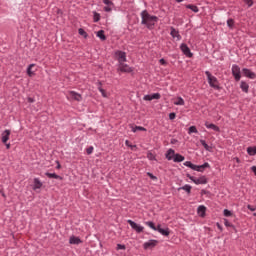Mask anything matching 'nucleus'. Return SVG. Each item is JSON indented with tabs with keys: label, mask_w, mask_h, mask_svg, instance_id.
<instances>
[{
	"label": "nucleus",
	"mask_w": 256,
	"mask_h": 256,
	"mask_svg": "<svg viewBox=\"0 0 256 256\" xmlns=\"http://www.w3.org/2000/svg\"><path fill=\"white\" fill-rule=\"evenodd\" d=\"M142 25H146L147 29H155V24L157 21H159V18L157 16H151L147 10H143L141 12Z\"/></svg>",
	"instance_id": "1"
},
{
	"label": "nucleus",
	"mask_w": 256,
	"mask_h": 256,
	"mask_svg": "<svg viewBox=\"0 0 256 256\" xmlns=\"http://www.w3.org/2000/svg\"><path fill=\"white\" fill-rule=\"evenodd\" d=\"M205 75L207 76L210 87H212V89H216V91H221V86H219V80H217V77L212 76L209 71H206Z\"/></svg>",
	"instance_id": "2"
},
{
	"label": "nucleus",
	"mask_w": 256,
	"mask_h": 256,
	"mask_svg": "<svg viewBox=\"0 0 256 256\" xmlns=\"http://www.w3.org/2000/svg\"><path fill=\"white\" fill-rule=\"evenodd\" d=\"M232 75L235 81H241V68L237 64L232 66Z\"/></svg>",
	"instance_id": "3"
},
{
	"label": "nucleus",
	"mask_w": 256,
	"mask_h": 256,
	"mask_svg": "<svg viewBox=\"0 0 256 256\" xmlns=\"http://www.w3.org/2000/svg\"><path fill=\"white\" fill-rule=\"evenodd\" d=\"M127 223L130 224V227L136 231V233H143V229H145L143 226L137 224L133 220H127Z\"/></svg>",
	"instance_id": "4"
},
{
	"label": "nucleus",
	"mask_w": 256,
	"mask_h": 256,
	"mask_svg": "<svg viewBox=\"0 0 256 256\" xmlns=\"http://www.w3.org/2000/svg\"><path fill=\"white\" fill-rule=\"evenodd\" d=\"M180 49L182 53L186 55V57H193V53H191V49L189 48V46H187V44H181Z\"/></svg>",
	"instance_id": "5"
},
{
	"label": "nucleus",
	"mask_w": 256,
	"mask_h": 256,
	"mask_svg": "<svg viewBox=\"0 0 256 256\" xmlns=\"http://www.w3.org/2000/svg\"><path fill=\"white\" fill-rule=\"evenodd\" d=\"M159 241L157 240H149L148 242H145L143 244L144 249H153L154 247H157V244Z\"/></svg>",
	"instance_id": "6"
},
{
	"label": "nucleus",
	"mask_w": 256,
	"mask_h": 256,
	"mask_svg": "<svg viewBox=\"0 0 256 256\" xmlns=\"http://www.w3.org/2000/svg\"><path fill=\"white\" fill-rule=\"evenodd\" d=\"M193 183L195 185H207L208 180L206 176H201L200 178H194Z\"/></svg>",
	"instance_id": "7"
},
{
	"label": "nucleus",
	"mask_w": 256,
	"mask_h": 256,
	"mask_svg": "<svg viewBox=\"0 0 256 256\" xmlns=\"http://www.w3.org/2000/svg\"><path fill=\"white\" fill-rule=\"evenodd\" d=\"M242 73H243V76L248 77V79H255V77H256L255 72H251V70H249L247 68H243Z\"/></svg>",
	"instance_id": "8"
},
{
	"label": "nucleus",
	"mask_w": 256,
	"mask_h": 256,
	"mask_svg": "<svg viewBox=\"0 0 256 256\" xmlns=\"http://www.w3.org/2000/svg\"><path fill=\"white\" fill-rule=\"evenodd\" d=\"M156 231H158V233H160L164 237H169V235L171 233V231H169V228H166V229L161 228V224L157 225Z\"/></svg>",
	"instance_id": "9"
},
{
	"label": "nucleus",
	"mask_w": 256,
	"mask_h": 256,
	"mask_svg": "<svg viewBox=\"0 0 256 256\" xmlns=\"http://www.w3.org/2000/svg\"><path fill=\"white\" fill-rule=\"evenodd\" d=\"M119 69L122 73H131L133 69L129 67V65L125 64L124 62L120 63Z\"/></svg>",
	"instance_id": "10"
},
{
	"label": "nucleus",
	"mask_w": 256,
	"mask_h": 256,
	"mask_svg": "<svg viewBox=\"0 0 256 256\" xmlns=\"http://www.w3.org/2000/svg\"><path fill=\"white\" fill-rule=\"evenodd\" d=\"M116 55H118V61L119 63H125L127 61V54L123 51L116 52Z\"/></svg>",
	"instance_id": "11"
},
{
	"label": "nucleus",
	"mask_w": 256,
	"mask_h": 256,
	"mask_svg": "<svg viewBox=\"0 0 256 256\" xmlns=\"http://www.w3.org/2000/svg\"><path fill=\"white\" fill-rule=\"evenodd\" d=\"M43 187V182L39 180V178H34V185L32 187L33 191H37V189H41Z\"/></svg>",
	"instance_id": "12"
},
{
	"label": "nucleus",
	"mask_w": 256,
	"mask_h": 256,
	"mask_svg": "<svg viewBox=\"0 0 256 256\" xmlns=\"http://www.w3.org/2000/svg\"><path fill=\"white\" fill-rule=\"evenodd\" d=\"M10 135H11V130H5L2 133V143L7 144V142L9 141Z\"/></svg>",
	"instance_id": "13"
},
{
	"label": "nucleus",
	"mask_w": 256,
	"mask_h": 256,
	"mask_svg": "<svg viewBox=\"0 0 256 256\" xmlns=\"http://www.w3.org/2000/svg\"><path fill=\"white\" fill-rule=\"evenodd\" d=\"M81 243H83V241L79 237L72 236L69 239V244L70 245H79Z\"/></svg>",
	"instance_id": "14"
},
{
	"label": "nucleus",
	"mask_w": 256,
	"mask_h": 256,
	"mask_svg": "<svg viewBox=\"0 0 256 256\" xmlns=\"http://www.w3.org/2000/svg\"><path fill=\"white\" fill-rule=\"evenodd\" d=\"M207 212V208L204 205H200L197 209V213L200 217H205V213Z\"/></svg>",
	"instance_id": "15"
},
{
	"label": "nucleus",
	"mask_w": 256,
	"mask_h": 256,
	"mask_svg": "<svg viewBox=\"0 0 256 256\" xmlns=\"http://www.w3.org/2000/svg\"><path fill=\"white\" fill-rule=\"evenodd\" d=\"M170 35H171V37H173V39H175V37L177 39H181V35L179 34V32L174 27L170 28Z\"/></svg>",
	"instance_id": "16"
},
{
	"label": "nucleus",
	"mask_w": 256,
	"mask_h": 256,
	"mask_svg": "<svg viewBox=\"0 0 256 256\" xmlns=\"http://www.w3.org/2000/svg\"><path fill=\"white\" fill-rule=\"evenodd\" d=\"M70 96L72 97V99H74V101H81L83 99V97H81V94L75 91H70Z\"/></svg>",
	"instance_id": "17"
},
{
	"label": "nucleus",
	"mask_w": 256,
	"mask_h": 256,
	"mask_svg": "<svg viewBox=\"0 0 256 256\" xmlns=\"http://www.w3.org/2000/svg\"><path fill=\"white\" fill-rule=\"evenodd\" d=\"M173 161H174V163H181V162L185 161V156H183L181 154H174Z\"/></svg>",
	"instance_id": "18"
},
{
	"label": "nucleus",
	"mask_w": 256,
	"mask_h": 256,
	"mask_svg": "<svg viewBox=\"0 0 256 256\" xmlns=\"http://www.w3.org/2000/svg\"><path fill=\"white\" fill-rule=\"evenodd\" d=\"M46 177H48L49 179H59L60 181H63V177L55 174V173H49V172H46L45 173Z\"/></svg>",
	"instance_id": "19"
},
{
	"label": "nucleus",
	"mask_w": 256,
	"mask_h": 256,
	"mask_svg": "<svg viewBox=\"0 0 256 256\" xmlns=\"http://www.w3.org/2000/svg\"><path fill=\"white\" fill-rule=\"evenodd\" d=\"M97 85H98V91H100L102 97L107 98V92H106L105 89H103V87H102V86H103V83H102L101 81H98Z\"/></svg>",
	"instance_id": "20"
},
{
	"label": "nucleus",
	"mask_w": 256,
	"mask_h": 256,
	"mask_svg": "<svg viewBox=\"0 0 256 256\" xmlns=\"http://www.w3.org/2000/svg\"><path fill=\"white\" fill-rule=\"evenodd\" d=\"M240 88L244 93H249V84H247V82L241 81Z\"/></svg>",
	"instance_id": "21"
},
{
	"label": "nucleus",
	"mask_w": 256,
	"mask_h": 256,
	"mask_svg": "<svg viewBox=\"0 0 256 256\" xmlns=\"http://www.w3.org/2000/svg\"><path fill=\"white\" fill-rule=\"evenodd\" d=\"M175 156V150L173 149H169L166 153V159H168V161H171Z\"/></svg>",
	"instance_id": "22"
},
{
	"label": "nucleus",
	"mask_w": 256,
	"mask_h": 256,
	"mask_svg": "<svg viewBox=\"0 0 256 256\" xmlns=\"http://www.w3.org/2000/svg\"><path fill=\"white\" fill-rule=\"evenodd\" d=\"M181 189H182L183 191H186V193H187L188 195H191V189H192L191 185L186 184V185H184V186L178 188V191H181Z\"/></svg>",
	"instance_id": "23"
},
{
	"label": "nucleus",
	"mask_w": 256,
	"mask_h": 256,
	"mask_svg": "<svg viewBox=\"0 0 256 256\" xmlns=\"http://www.w3.org/2000/svg\"><path fill=\"white\" fill-rule=\"evenodd\" d=\"M97 37H99V39L101 41H107V36H105V31L104 30H100L97 32Z\"/></svg>",
	"instance_id": "24"
},
{
	"label": "nucleus",
	"mask_w": 256,
	"mask_h": 256,
	"mask_svg": "<svg viewBox=\"0 0 256 256\" xmlns=\"http://www.w3.org/2000/svg\"><path fill=\"white\" fill-rule=\"evenodd\" d=\"M205 127H207V129H213V131H217V132L220 131V129L217 125L209 124L208 122L205 123Z\"/></svg>",
	"instance_id": "25"
},
{
	"label": "nucleus",
	"mask_w": 256,
	"mask_h": 256,
	"mask_svg": "<svg viewBox=\"0 0 256 256\" xmlns=\"http://www.w3.org/2000/svg\"><path fill=\"white\" fill-rule=\"evenodd\" d=\"M186 9H190L194 13H199V8L193 4L186 5Z\"/></svg>",
	"instance_id": "26"
},
{
	"label": "nucleus",
	"mask_w": 256,
	"mask_h": 256,
	"mask_svg": "<svg viewBox=\"0 0 256 256\" xmlns=\"http://www.w3.org/2000/svg\"><path fill=\"white\" fill-rule=\"evenodd\" d=\"M184 165H185V167H189L193 171H195V169H197V165L193 164L191 161L184 162Z\"/></svg>",
	"instance_id": "27"
},
{
	"label": "nucleus",
	"mask_w": 256,
	"mask_h": 256,
	"mask_svg": "<svg viewBox=\"0 0 256 256\" xmlns=\"http://www.w3.org/2000/svg\"><path fill=\"white\" fill-rule=\"evenodd\" d=\"M94 23H99L101 21V14L96 11L93 12Z\"/></svg>",
	"instance_id": "28"
},
{
	"label": "nucleus",
	"mask_w": 256,
	"mask_h": 256,
	"mask_svg": "<svg viewBox=\"0 0 256 256\" xmlns=\"http://www.w3.org/2000/svg\"><path fill=\"white\" fill-rule=\"evenodd\" d=\"M33 67H35V64H30L27 68V73L29 77H33V75H35V71H31V69H33Z\"/></svg>",
	"instance_id": "29"
},
{
	"label": "nucleus",
	"mask_w": 256,
	"mask_h": 256,
	"mask_svg": "<svg viewBox=\"0 0 256 256\" xmlns=\"http://www.w3.org/2000/svg\"><path fill=\"white\" fill-rule=\"evenodd\" d=\"M132 131L133 133H137V131H147V129L143 126H135V127H132Z\"/></svg>",
	"instance_id": "30"
},
{
	"label": "nucleus",
	"mask_w": 256,
	"mask_h": 256,
	"mask_svg": "<svg viewBox=\"0 0 256 256\" xmlns=\"http://www.w3.org/2000/svg\"><path fill=\"white\" fill-rule=\"evenodd\" d=\"M247 153L248 155H251V156L256 155V147H248Z\"/></svg>",
	"instance_id": "31"
},
{
	"label": "nucleus",
	"mask_w": 256,
	"mask_h": 256,
	"mask_svg": "<svg viewBox=\"0 0 256 256\" xmlns=\"http://www.w3.org/2000/svg\"><path fill=\"white\" fill-rule=\"evenodd\" d=\"M201 145L206 149V151H211V147L205 140H200Z\"/></svg>",
	"instance_id": "32"
},
{
	"label": "nucleus",
	"mask_w": 256,
	"mask_h": 256,
	"mask_svg": "<svg viewBox=\"0 0 256 256\" xmlns=\"http://www.w3.org/2000/svg\"><path fill=\"white\" fill-rule=\"evenodd\" d=\"M78 33L79 35L84 37V39H87V37H89V35L86 33V31L83 28L78 29Z\"/></svg>",
	"instance_id": "33"
},
{
	"label": "nucleus",
	"mask_w": 256,
	"mask_h": 256,
	"mask_svg": "<svg viewBox=\"0 0 256 256\" xmlns=\"http://www.w3.org/2000/svg\"><path fill=\"white\" fill-rule=\"evenodd\" d=\"M146 225H148L150 229H153V231H157V226H155V223H153L152 221L146 222Z\"/></svg>",
	"instance_id": "34"
},
{
	"label": "nucleus",
	"mask_w": 256,
	"mask_h": 256,
	"mask_svg": "<svg viewBox=\"0 0 256 256\" xmlns=\"http://www.w3.org/2000/svg\"><path fill=\"white\" fill-rule=\"evenodd\" d=\"M227 25L230 29H233L234 25H235V20H233L232 18L227 20Z\"/></svg>",
	"instance_id": "35"
},
{
	"label": "nucleus",
	"mask_w": 256,
	"mask_h": 256,
	"mask_svg": "<svg viewBox=\"0 0 256 256\" xmlns=\"http://www.w3.org/2000/svg\"><path fill=\"white\" fill-rule=\"evenodd\" d=\"M188 133L191 135V133H199V131H197L196 126H190L188 129Z\"/></svg>",
	"instance_id": "36"
},
{
	"label": "nucleus",
	"mask_w": 256,
	"mask_h": 256,
	"mask_svg": "<svg viewBox=\"0 0 256 256\" xmlns=\"http://www.w3.org/2000/svg\"><path fill=\"white\" fill-rule=\"evenodd\" d=\"M125 145L127 147H130V149H132V151H133V149H137V145H131V142H129V140L125 141Z\"/></svg>",
	"instance_id": "37"
},
{
	"label": "nucleus",
	"mask_w": 256,
	"mask_h": 256,
	"mask_svg": "<svg viewBox=\"0 0 256 256\" xmlns=\"http://www.w3.org/2000/svg\"><path fill=\"white\" fill-rule=\"evenodd\" d=\"M231 215H233V213L231 212V210L224 209V217H231Z\"/></svg>",
	"instance_id": "38"
},
{
	"label": "nucleus",
	"mask_w": 256,
	"mask_h": 256,
	"mask_svg": "<svg viewBox=\"0 0 256 256\" xmlns=\"http://www.w3.org/2000/svg\"><path fill=\"white\" fill-rule=\"evenodd\" d=\"M175 105H185V100H183L181 97H178V101L175 102Z\"/></svg>",
	"instance_id": "39"
},
{
	"label": "nucleus",
	"mask_w": 256,
	"mask_h": 256,
	"mask_svg": "<svg viewBox=\"0 0 256 256\" xmlns=\"http://www.w3.org/2000/svg\"><path fill=\"white\" fill-rule=\"evenodd\" d=\"M116 249H117V251H119V250L125 251V249H127V247L124 244H117Z\"/></svg>",
	"instance_id": "40"
},
{
	"label": "nucleus",
	"mask_w": 256,
	"mask_h": 256,
	"mask_svg": "<svg viewBox=\"0 0 256 256\" xmlns=\"http://www.w3.org/2000/svg\"><path fill=\"white\" fill-rule=\"evenodd\" d=\"M151 98H152V100H153V99H161V94H159V93H154V94L151 95Z\"/></svg>",
	"instance_id": "41"
},
{
	"label": "nucleus",
	"mask_w": 256,
	"mask_h": 256,
	"mask_svg": "<svg viewBox=\"0 0 256 256\" xmlns=\"http://www.w3.org/2000/svg\"><path fill=\"white\" fill-rule=\"evenodd\" d=\"M203 169H205V168H203V167H201V165H196V168L194 169V171H198L199 173H203Z\"/></svg>",
	"instance_id": "42"
},
{
	"label": "nucleus",
	"mask_w": 256,
	"mask_h": 256,
	"mask_svg": "<svg viewBox=\"0 0 256 256\" xmlns=\"http://www.w3.org/2000/svg\"><path fill=\"white\" fill-rule=\"evenodd\" d=\"M224 225L226 227H234L233 224H231V222H229V220H227V219H224Z\"/></svg>",
	"instance_id": "43"
},
{
	"label": "nucleus",
	"mask_w": 256,
	"mask_h": 256,
	"mask_svg": "<svg viewBox=\"0 0 256 256\" xmlns=\"http://www.w3.org/2000/svg\"><path fill=\"white\" fill-rule=\"evenodd\" d=\"M244 3H246L248 7H253V0H244Z\"/></svg>",
	"instance_id": "44"
},
{
	"label": "nucleus",
	"mask_w": 256,
	"mask_h": 256,
	"mask_svg": "<svg viewBox=\"0 0 256 256\" xmlns=\"http://www.w3.org/2000/svg\"><path fill=\"white\" fill-rule=\"evenodd\" d=\"M175 117H177V114H175L174 112H171V113L169 114V120H170V121H173V119H175Z\"/></svg>",
	"instance_id": "45"
},
{
	"label": "nucleus",
	"mask_w": 256,
	"mask_h": 256,
	"mask_svg": "<svg viewBox=\"0 0 256 256\" xmlns=\"http://www.w3.org/2000/svg\"><path fill=\"white\" fill-rule=\"evenodd\" d=\"M86 153L87 155H91V153H93V146H90L86 149Z\"/></svg>",
	"instance_id": "46"
},
{
	"label": "nucleus",
	"mask_w": 256,
	"mask_h": 256,
	"mask_svg": "<svg viewBox=\"0 0 256 256\" xmlns=\"http://www.w3.org/2000/svg\"><path fill=\"white\" fill-rule=\"evenodd\" d=\"M103 3H104L105 5H108V6L113 5V1H111V0H103Z\"/></svg>",
	"instance_id": "47"
},
{
	"label": "nucleus",
	"mask_w": 256,
	"mask_h": 256,
	"mask_svg": "<svg viewBox=\"0 0 256 256\" xmlns=\"http://www.w3.org/2000/svg\"><path fill=\"white\" fill-rule=\"evenodd\" d=\"M143 99L144 101H153V99L151 98V95H145Z\"/></svg>",
	"instance_id": "48"
},
{
	"label": "nucleus",
	"mask_w": 256,
	"mask_h": 256,
	"mask_svg": "<svg viewBox=\"0 0 256 256\" xmlns=\"http://www.w3.org/2000/svg\"><path fill=\"white\" fill-rule=\"evenodd\" d=\"M147 175H148V177H150V179H153V180L157 179V176L153 175L150 172H148Z\"/></svg>",
	"instance_id": "49"
},
{
	"label": "nucleus",
	"mask_w": 256,
	"mask_h": 256,
	"mask_svg": "<svg viewBox=\"0 0 256 256\" xmlns=\"http://www.w3.org/2000/svg\"><path fill=\"white\" fill-rule=\"evenodd\" d=\"M201 167L204 169H208L209 167H211V165H209L207 162H205L204 164L201 165Z\"/></svg>",
	"instance_id": "50"
},
{
	"label": "nucleus",
	"mask_w": 256,
	"mask_h": 256,
	"mask_svg": "<svg viewBox=\"0 0 256 256\" xmlns=\"http://www.w3.org/2000/svg\"><path fill=\"white\" fill-rule=\"evenodd\" d=\"M148 159L153 161V159H155V155H153V153H148Z\"/></svg>",
	"instance_id": "51"
},
{
	"label": "nucleus",
	"mask_w": 256,
	"mask_h": 256,
	"mask_svg": "<svg viewBox=\"0 0 256 256\" xmlns=\"http://www.w3.org/2000/svg\"><path fill=\"white\" fill-rule=\"evenodd\" d=\"M104 11H106V13H110V11H112V9L109 6H105Z\"/></svg>",
	"instance_id": "52"
},
{
	"label": "nucleus",
	"mask_w": 256,
	"mask_h": 256,
	"mask_svg": "<svg viewBox=\"0 0 256 256\" xmlns=\"http://www.w3.org/2000/svg\"><path fill=\"white\" fill-rule=\"evenodd\" d=\"M186 177H188V179H190L192 182L195 180V177L191 176V174H186Z\"/></svg>",
	"instance_id": "53"
},
{
	"label": "nucleus",
	"mask_w": 256,
	"mask_h": 256,
	"mask_svg": "<svg viewBox=\"0 0 256 256\" xmlns=\"http://www.w3.org/2000/svg\"><path fill=\"white\" fill-rule=\"evenodd\" d=\"M159 61L161 65H167V61L165 59L161 58Z\"/></svg>",
	"instance_id": "54"
},
{
	"label": "nucleus",
	"mask_w": 256,
	"mask_h": 256,
	"mask_svg": "<svg viewBox=\"0 0 256 256\" xmlns=\"http://www.w3.org/2000/svg\"><path fill=\"white\" fill-rule=\"evenodd\" d=\"M247 209H249V211H255V207L251 206L250 204L247 205Z\"/></svg>",
	"instance_id": "55"
},
{
	"label": "nucleus",
	"mask_w": 256,
	"mask_h": 256,
	"mask_svg": "<svg viewBox=\"0 0 256 256\" xmlns=\"http://www.w3.org/2000/svg\"><path fill=\"white\" fill-rule=\"evenodd\" d=\"M216 225H217V227H218V229L220 230V231H223V226H221V224L218 222V223H216Z\"/></svg>",
	"instance_id": "56"
},
{
	"label": "nucleus",
	"mask_w": 256,
	"mask_h": 256,
	"mask_svg": "<svg viewBox=\"0 0 256 256\" xmlns=\"http://www.w3.org/2000/svg\"><path fill=\"white\" fill-rule=\"evenodd\" d=\"M251 171L254 173V175L256 176V166H252L251 167Z\"/></svg>",
	"instance_id": "57"
},
{
	"label": "nucleus",
	"mask_w": 256,
	"mask_h": 256,
	"mask_svg": "<svg viewBox=\"0 0 256 256\" xmlns=\"http://www.w3.org/2000/svg\"><path fill=\"white\" fill-rule=\"evenodd\" d=\"M28 103H35V99L29 97V98H28Z\"/></svg>",
	"instance_id": "58"
},
{
	"label": "nucleus",
	"mask_w": 256,
	"mask_h": 256,
	"mask_svg": "<svg viewBox=\"0 0 256 256\" xmlns=\"http://www.w3.org/2000/svg\"><path fill=\"white\" fill-rule=\"evenodd\" d=\"M176 143H178V140H177V139H172V140H171V144H172V145H175Z\"/></svg>",
	"instance_id": "59"
},
{
	"label": "nucleus",
	"mask_w": 256,
	"mask_h": 256,
	"mask_svg": "<svg viewBox=\"0 0 256 256\" xmlns=\"http://www.w3.org/2000/svg\"><path fill=\"white\" fill-rule=\"evenodd\" d=\"M234 160L236 161V163H241V160L239 159V157H235Z\"/></svg>",
	"instance_id": "60"
},
{
	"label": "nucleus",
	"mask_w": 256,
	"mask_h": 256,
	"mask_svg": "<svg viewBox=\"0 0 256 256\" xmlns=\"http://www.w3.org/2000/svg\"><path fill=\"white\" fill-rule=\"evenodd\" d=\"M201 195H207V191L206 190H201Z\"/></svg>",
	"instance_id": "61"
},
{
	"label": "nucleus",
	"mask_w": 256,
	"mask_h": 256,
	"mask_svg": "<svg viewBox=\"0 0 256 256\" xmlns=\"http://www.w3.org/2000/svg\"><path fill=\"white\" fill-rule=\"evenodd\" d=\"M4 145H6V149H11V144H4Z\"/></svg>",
	"instance_id": "62"
},
{
	"label": "nucleus",
	"mask_w": 256,
	"mask_h": 256,
	"mask_svg": "<svg viewBox=\"0 0 256 256\" xmlns=\"http://www.w3.org/2000/svg\"><path fill=\"white\" fill-rule=\"evenodd\" d=\"M57 166H56V169H61V164H59V161H57Z\"/></svg>",
	"instance_id": "63"
},
{
	"label": "nucleus",
	"mask_w": 256,
	"mask_h": 256,
	"mask_svg": "<svg viewBox=\"0 0 256 256\" xmlns=\"http://www.w3.org/2000/svg\"><path fill=\"white\" fill-rule=\"evenodd\" d=\"M177 1V3H181L183 0H176Z\"/></svg>",
	"instance_id": "64"
}]
</instances>
